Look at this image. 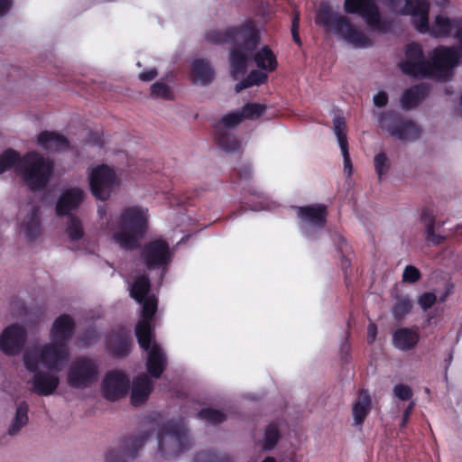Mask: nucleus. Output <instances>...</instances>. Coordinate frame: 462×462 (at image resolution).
<instances>
[{
	"label": "nucleus",
	"mask_w": 462,
	"mask_h": 462,
	"mask_svg": "<svg viewBox=\"0 0 462 462\" xmlns=\"http://www.w3.org/2000/svg\"><path fill=\"white\" fill-rule=\"evenodd\" d=\"M378 3L385 5L395 14L411 16L412 24L420 33L448 38L454 32L459 42L458 47H454L457 51V64L462 60V17L450 18L446 14H439L430 24L428 0H345L344 10L347 14H358L371 30L384 32L386 24Z\"/></svg>",
	"instance_id": "f257e3e1"
},
{
	"label": "nucleus",
	"mask_w": 462,
	"mask_h": 462,
	"mask_svg": "<svg viewBox=\"0 0 462 462\" xmlns=\"http://www.w3.org/2000/svg\"><path fill=\"white\" fill-rule=\"evenodd\" d=\"M206 40L211 43L234 45L229 60L231 75L235 79L245 73L250 60L265 72H271L277 68L276 56L268 46L264 45L255 51L260 42V32L252 22L228 28L224 32L209 31L206 34Z\"/></svg>",
	"instance_id": "f03ea898"
},
{
	"label": "nucleus",
	"mask_w": 462,
	"mask_h": 462,
	"mask_svg": "<svg viewBox=\"0 0 462 462\" xmlns=\"http://www.w3.org/2000/svg\"><path fill=\"white\" fill-rule=\"evenodd\" d=\"M150 280L145 275L136 276L129 285L130 295L142 304V319L136 324L135 334L140 346L147 352L146 367L150 374L159 378L166 365V357L154 341L152 317L157 310L158 300L150 293Z\"/></svg>",
	"instance_id": "7ed1b4c3"
},
{
	"label": "nucleus",
	"mask_w": 462,
	"mask_h": 462,
	"mask_svg": "<svg viewBox=\"0 0 462 462\" xmlns=\"http://www.w3.org/2000/svg\"><path fill=\"white\" fill-rule=\"evenodd\" d=\"M457 66V51L454 46H439L433 50L430 61L425 60L419 44L407 46L405 59L401 62L403 73L414 77H429L439 80L449 79Z\"/></svg>",
	"instance_id": "20e7f679"
},
{
	"label": "nucleus",
	"mask_w": 462,
	"mask_h": 462,
	"mask_svg": "<svg viewBox=\"0 0 462 462\" xmlns=\"http://www.w3.org/2000/svg\"><path fill=\"white\" fill-rule=\"evenodd\" d=\"M148 217L146 208L127 207L110 217L105 230L121 248L133 249L146 230Z\"/></svg>",
	"instance_id": "39448f33"
},
{
	"label": "nucleus",
	"mask_w": 462,
	"mask_h": 462,
	"mask_svg": "<svg viewBox=\"0 0 462 462\" xmlns=\"http://www.w3.org/2000/svg\"><path fill=\"white\" fill-rule=\"evenodd\" d=\"M16 165V170L31 189H43L52 175L53 162L42 155L31 152L22 159L14 151L0 155V174Z\"/></svg>",
	"instance_id": "423d86ee"
},
{
	"label": "nucleus",
	"mask_w": 462,
	"mask_h": 462,
	"mask_svg": "<svg viewBox=\"0 0 462 462\" xmlns=\"http://www.w3.org/2000/svg\"><path fill=\"white\" fill-rule=\"evenodd\" d=\"M75 328L74 320L69 315L59 316L50 330V342L40 346L31 347L40 351L42 361L51 366L58 367L60 363H66L69 357L68 342L70 340Z\"/></svg>",
	"instance_id": "0eeeda50"
},
{
	"label": "nucleus",
	"mask_w": 462,
	"mask_h": 462,
	"mask_svg": "<svg viewBox=\"0 0 462 462\" xmlns=\"http://www.w3.org/2000/svg\"><path fill=\"white\" fill-rule=\"evenodd\" d=\"M316 23L324 26L327 32H332L354 48H367L372 45L371 39L347 16L332 11L327 3L319 5L316 14Z\"/></svg>",
	"instance_id": "6e6552de"
},
{
	"label": "nucleus",
	"mask_w": 462,
	"mask_h": 462,
	"mask_svg": "<svg viewBox=\"0 0 462 462\" xmlns=\"http://www.w3.org/2000/svg\"><path fill=\"white\" fill-rule=\"evenodd\" d=\"M26 370L32 374L30 381L32 391L39 395H51L59 387L60 372L65 363H60L58 367H51L45 365L41 358L40 351L28 348L23 356Z\"/></svg>",
	"instance_id": "1a4fd4ad"
},
{
	"label": "nucleus",
	"mask_w": 462,
	"mask_h": 462,
	"mask_svg": "<svg viewBox=\"0 0 462 462\" xmlns=\"http://www.w3.org/2000/svg\"><path fill=\"white\" fill-rule=\"evenodd\" d=\"M159 450L165 458L179 456L189 448L188 432L183 425L170 421L158 437Z\"/></svg>",
	"instance_id": "9d476101"
},
{
	"label": "nucleus",
	"mask_w": 462,
	"mask_h": 462,
	"mask_svg": "<svg viewBox=\"0 0 462 462\" xmlns=\"http://www.w3.org/2000/svg\"><path fill=\"white\" fill-rule=\"evenodd\" d=\"M378 125L395 141L412 142L420 137V130L412 121L391 111L380 114Z\"/></svg>",
	"instance_id": "9b49d317"
},
{
	"label": "nucleus",
	"mask_w": 462,
	"mask_h": 462,
	"mask_svg": "<svg viewBox=\"0 0 462 462\" xmlns=\"http://www.w3.org/2000/svg\"><path fill=\"white\" fill-rule=\"evenodd\" d=\"M97 379V365L89 358L79 357L69 365L67 383L74 388H86Z\"/></svg>",
	"instance_id": "f8f14e48"
},
{
	"label": "nucleus",
	"mask_w": 462,
	"mask_h": 462,
	"mask_svg": "<svg viewBox=\"0 0 462 462\" xmlns=\"http://www.w3.org/2000/svg\"><path fill=\"white\" fill-rule=\"evenodd\" d=\"M18 233L28 242L38 240L42 228L41 224L39 208L33 203L23 206L18 213Z\"/></svg>",
	"instance_id": "ddd939ff"
},
{
	"label": "nucleus",
	"mask_w": 462,
	"mask_h": 462,
	"mask_svg": "<svg viewBox=\"0 0 462 462\" xmlns=\"http://www.w3.org/2000/svg\"><path fill=\"white\" fill-rule=\"evenodd\" d=\"M89 183L93 195L106 200L116 186V173L106 165H99L89 172Z\"/></svg>",
	"instance_id": "4468645a"
},
{
	"label": "nucleus",
	"mask_w": 462,
	"mask_h": 462,
	"mask_svg": "<svg viewBox=\"0 0 462 462\" xmlns=\"http://www.w3.org/2000/svg\"><path fill=\"white\" fill-rule=\"evenodd\" d=\"M25 340V328L18 324L10 325L0 334V350L7 356H15L23 349Z\"/></svg>",
	"instance_id": "2eb2a0df"
},
{
	"label": "nucleus",
	"mask_w": 462,
	"mask_h": 462,
	"mask_svg": "<svg viewBox=\"0 0 462 462\" xmlns=\"http://www.w3.org/2000/svg\"><path fill=\"white\" fill-rule=\"evenodd\" d=\"M169 245L162 240H154L147 244L142 253V257L149 268L166 265L171 259Z\"/></svg>",
	"instance_id": "dca6fc26"
},
{
	"label": "nucleus",
	"mask_w": 462,
	"mask_h": 462,
	"mask_svg": "<svg viewBox=\"0 0 462 462\" xmlns=\"http://www.w3.org/2000/svg\"><path fill=\"white\" fill-rule=\"evenodd\" d=\"M129 381L121 371H111L105 376L102 383V392L105 398L116 401L127 393Z\"/></svg>",
	"instance_id": "f3484780"
},
{
	"label": "nucleus",
	"mask_w": 462,
	"mask_h": 462,
	"mask_svg": "<svg viewBox=\"0 0 462 462\" xmlns=\"http://www.w3.org/2000/svg\"><path fill=\"white\" fill-rule=\"evenodd\" d=\"M298 217L306 225L303 232L310 235L309 228H321L326 223V207L324 205L308 206L298 208Z\"/></svg>",
	"instance_id": "a211bd4d"
},
{
	"label": "nucleus",
	"mask_w": 462,
	"mask_h": 462,
	"mask_svg": "<svg viewBox=\"0 0 462 462\" xmlns=\"http://www.w3.org/2000/svg\"><path fill=\"white\" fill-rule=\"evenodd\" d=\"M84 198L85 193L80 188L72 187L64 189L57 201V214L60 216L69 214L79 207Z\"/></svg>",
	"instance_id": "6ab92c4d"
},
{
	"label": "nucleus",
	"mask_w": 462,
	"mask_h": 462,
	"mask_svg": "<svg viewBox=\"0 0 462 462\" xmlns=\"http://www.w3.org/2000/svg\"><path fill=\"white\" fill-rule=\"evenodd\" d=\"M153 386L150 378L146 374H141L136 377L131 387V402L133 405L143 403L152 392Z\"/></svg>",
	"instance_id": "aec40b11"
},
{
	"label": "nucleus",
	"mask_w": 462,
	"mask_h": 462,
	"mask_svg": "<svg viewBox=\"0 0 462 462\" xmlns=\"http://www.w3.org/2000/svg\"><path fill=\"white\" fill-rule=\"evenodd\" d=\"M37 143L43 150L51 152L64 151L69 146V141L65 136L55 132H42L37 138Z\"/></svg>",
	"instance_id": "412c9836"
},
{
	"label": "nucleus",
	"mask_w": 462,
	"mask_h": 462,
	"mask_svg": "<svg viewBox=\"0 0 462 462\" xmlns=\"http://www.w3.org/2000/svg\"><path fill=\"white\" fill-rule=\"evenodd\" d=\"M29 406L25 402H20L10 420L6 429V435L16 437L29 422Z\"/></svg>",
	"instance_id": "4be33fe9"
},
{
	"label": "nucleus",
	"mask_w": 462,
	"mask_h": 462,
	"mask_svg": "<svg viewBox=\"0 0 462 462\" xmlns=\"http://www.w3.org/2000/svg\"><path fill=\"white\" fill-rule=\"evenodd\" d=\"M333 130L337 136L343 158H344V170L348 174L351 173L352 166L348 152L347 139L346 134V122L343 117L337 116L333 121Z\"/></svg>",
	"instance_id": "5701e85b"
},
{
	"label": "nucleus",
	"mask_w": 462,
	"mask_h": 462,
	"mask_svg": "<svg viewBox=\"0 0 462 462\" xmlns=\"http://www.w3.org/2000/svg\"><path fill=\"white\" fill-rule=\"evenodd\" d=\"M371 410V398L366 391H361L352 404L354 424L362 425Z\"/></svg>",
	"instance_id": "b1692460"
},
{
	"label": "nucleus",
	"mask_w": 462,
	"mask_h": 462,
	"mask_svg": "<svg viewBox=\"0 0 462 462\" xmlns=\"http://www.w3.org/2000/svg\"><path fill=\"white\" fill-rule=\"evenodd\" d=\"M191 76L195 83L207 85L212 81L214 72L208 60L196 59L191 63Z\"/></svg>",
	"instance_id": "393cba45"
},
{
	"label": "nucleus",
	"mask_w": 462,
	"mask_h": 462,
	"mask_svg": "<svg viewBox=\"0 0 462 462\" xmlns=\"http://www.w3.org/2000/svg\"><path fill=\"white\" fill-rule=\"evenodd\" d=\"M427 93V88L422 85L407 89L401 97L402 107L406 110L415 107L422 101Z\"/></svg>",
	"instance_id": "a878e982"
},
{
	"label": "nucleus",
	"mask_w": 462,
	"mask_h": 462,
	"mask_svg": "<svg viewBox=\"0 0 462 462\" xmlns=\"http://www.w3.org/2000/svg\"><path fill=\"white\" fill-rule=\"evenodd\" d=\"M393 341L396 348L409 350L417 344L418 335L410 328H401L393 334Z\"/></svg>",
	"instance_id": "bb28decb"
},
{
	"label": "nucleus",
	"mask_w": 462,
	"mask_h": 462,
	"mask_svg": "<svg viewBox=\"0 0 462 462\" xmlns=\"http://www.w3.org/2000/svg\"><path fill=\"white\" fill-rule=\"evenodd\" d=\"M266 79L267 74L263 70H252L245 79L236 84L235 90L238 93L245 88L264 83Z\"/></svg>",
	"instance_id": "cd10ccee"
},
{
	"label": "nucleus",
	"mask_w": 462,
	"mask_h": 462,
	"mask_svg": "<svg viewBox=\"0 0 462 462\" xmlns=\"http://www.w3.org/2000/svg\"><path fill=\"white\" fill-rule=\"evenodd\" d=\"M216 134L219 146L226 152H234L241 148V143L224 130H216Z\"/></svg>",
	"instance_id": "c85d7f7f"
},
{
	"label": "nucleus",
	"mask_w": 462,
	"mask_h": 462,
	"mask_svg": "<svg viewBox=\"0 0 462 462\" xmlns=\"http://www.w3.org/2000/svg\"><path fill=\"white\" fill-rule=\"evenodd\" d=\"M108 347L114 354L125 356L130 350V337L125 335L112 337L109 339Z\"/></svg>",
	"instance_id": "c756f323"
},
{
	"label": "nucleus",
	"mask_w": 462,
	"mask_h": 462,
	"mask_svg": "<svg viewBox=\"0 0 462 462\" xmlns=\"http://www.w3.org/2000/svg\"><path fill=\"white\" fill-rule=\"evenodd\" d=\"M280 439L278 428L274 424H270L266 430L263 439V448L270 450L275 447Z\"/></svg>",
	"instance_id": "7c9ffc66"
},
{
	"label": "nucleus",
	"mask_w": 462,
	"mask_h": 462,
	"mask_svg": "<svg viewBox=\"0 0 462 462\" xmlns=\"http://www.w3.org/2000/svg\"><path fill=\"white\" fill-rule=\"evenodd\" d=\"M265 112V106L260 104L249 103L240 110L242 118L254 120Z\"/></svg>",
	"instance_id": "2f4dec72"
},
{
	"label": "nucleus",
	"mask_w": 462,
	"mask_h": 462,
	"mask_svg": "<svg viewBox=\"0 0 462 462\" xmlns=\"http://www.w3.org/2000/svg\"><path fill=\"white\" fill-rule=\"evenodd\" d=\"M242 116L240 111H235L226 115L219 124L216 126V130H227L233 128L240 124L242 121Z\"/></svg>",
	"instance_id": "473e14b6"
},
{
	"label": "nucleus",
	"mask_w": 462,
	"mask_h": 462,
	"mask_svg": "<svg viewBox=\"0 0 462 462\" xmlns=\"http://www.w3.org/2000/svg\"><path fill=\"white\" fill-rule=\"evenodd\" d=\"M374 164L379 180L388 172L390 169V161L384 152H379L374 156Z\"/></svg>",
	"instance_id": "72a5a7b5"
},
{
	"label": "nucleus",
	"mask_w": 462,
	"mask_h": 462,
	"mask_svg": "<svg viewBox=\"0 0 462 462\" xmlns=\"http://www.w3.org/2000/svg\"><path fill=\"white\" fill-rule=\"evenodd\" d=\"M66 234L70 240H79L83 236V229L80 221L75 217H70L67 228Z\"/></svg>",
	"instance_id": "f704fd0d"
},
{
	"label": "nucleus",
	"mask_w": 462,
	"mask_h": 462,
	"mask_svg": "<svg viewBox=\"0 0 462 462\" xmlns=\"http://www.w3.org/2000/svg\"><path fill=\"white\" fill-rule=\"evenodd\" d=\"M198 416L199 419L212 424L220 423L226 418L222 411L212 409H203L199 412Z\"/></svg>",
	"instance_id": "c9c22d12"
},
{
	"label": "nucleus",
	"mask_w": 462,
	"mask_h": 462,
	"mask_svg": "<svg viewBox=\"0 0 462 462\" xmlns=\"http://www.w3.org/2000/svg\"><path fill=\"white\" fill-rule=\"evenodd\" d=\"M194 462H234L233 459L226 455H217L214 452L207 451L199 453Z\"/></svg>",
	"instance_id": "e433bc0d"
},
{
	"label": "nucleus",
	"mask_w": 462,
	"mask_h": 462,
	"mask_svg": "<svg viewBox=\"0 0 462 462\" xmlns=\"http://www.w3.org/2000/svg\"><path fill=\"white\" fill-rule=\"evenodd\" d=\"M411 310V301L406 297H402L397 300L393 308V315L395 319H401L408 314Z\"/></svg>",
	"instance_id": "4c0bfd02"
},
{
	"label": "nucleus",
	"mask_w": 462,
	"mask_h": 462,
	"mask_svg": "<svg viewBox=\"0 0 462 462\" xmlns=\"http://www.w3.org/2000/svg\"><path fill=\"white\" fill-rule=\"evenodd\" d=\"M134 456L135 451H131L127 447L124 450L110 451L106 457V462H126L125 457H134Z\"/></svg>",
	"instance_id": "58836bf2"
},
{
	"label": "nucleus",
	"mask_w": 462,
	"mask_h": 462,
	"mask_svg": "<svg viewBox=\"0 0 462 462\" xmlns=\"http://www.w3.org/2000/svg\"><path fill=\"white\" fill-rule=\"evenodd\" d=\"M426 240L432 245H439L444 237L435 233L434 221L430 218L425 220Z\"/></svg>",
	"instance_id": "ea45409f"
},
{
	"label": "nucleus",
	"mask_w": 462,
	"mask_h": 462,
	"mask_svg": "<svg viewBox=\"0 0 462 462\" xmlns=\"http://www.w3.org/2000/svg\"><path fill=\"white\" fill-rule=\"evenodd\" d=\"M152 95L156 97L170 99L172 97L170 88L162 82H156L151 87Z\"/></svg>",
	"instance_id": "a19ab883"
},
{
	"label": "nucleus",
	"mask_w": 462,
	"mask_h": 462,
	"mask_svg": "<svg viewBox=\"0 0 462 462\" xmlns=\"http://www.w3.org/2000/svg\"><path fill=\"white\" fill-rule=\"evenodd\" d=\"M393 394L402 401L410 400L412 396V390L406 384H397L393 388Z\"/></svg>",
	"instance_id": "79ce46f5"
},
{
	"label": "nucleus",
	"mask_w": 462,
	"mask_h": 462,
	"mask_svg": "<svg viewBox=\"0 0 462 462\" xmlns=\"http://www.w3.org/2000/svg\"><path fill=\"white\" fill-rule=\"evenodd\" d=\"M420 279V271L412 266L408 265L405 267L402 273V280L408 282H415Z\"/></svg>",
	"instance_id": "37998d69"
},
{
	"label": "nucleus",
	"mask_w": 462,
	"mask_h": 462,
	"mask_svg": "<svg viewBox=\"0 0 462 462\" xmlns=\"http://www.w3.org/2000/svg\"><path fill=\"white\" fill-rule=\"evenodd\" d=\"M436 299L435 294L426 292L419 298V304L423 310H428L435 303Z\"/></svg>",
	"instance_id": "c03bdc74"
},
{
	"label": "nucleus",
	"mask_w": 462,
	"mask_h": 462,
	"mask_svg": "<svg viewBox=\"0 0 462 462\" xmlns=\"http://www.w3.org/2000/svg\"><path fill=\"white\" fill-rule=\"evenodd\" d=\"M374 105L377 107H383L388 103V96L385 92L380 91L373 97Z\"/></svg>",
	"instance_id": "a18cd8bd"
},
{
	"label": "nucleus",
	"mask_w": 462,
	"mask_h": 462,
	"mask_svg": "<svg viewBox=\"0 0 462 462\" xmlns=\"http://www.w3.org/2000/svg\"><path fill=\"white\" fill-rule=\"evenodd\" d=\"M299 22H300V17H299V14H295V16L293 17V20H292L291 33H292L293 40L298 44H300V36L298 33Z\"/></svg>",
	"instance_id": "49530a36"
},
{
	"label": "nucleus",
	"mask_w": 462,
	"mask_h": 462,
	"mask_svg": "<svg viewBox=\"0 0 462 462\" xmlns=\"http://www.w3.org/2000/svg\"><path fill=\"white\" fill-rule=\"evenodd\" d=\"M157 76V71L154 69H150L139 75V79L143 81H151Z\"/></svg>",
	"instance_id": "de8ad7c7"
},
{
	"label": "nucleus",
	"mask_w": 462,
	"mask_h": 462,
	"mask_svg": "<svg viewBox=\"0 0 462 462\" xmlns=\"http://www.w3.org/2000/svg\"><path fill=\"white\" fill-rule=\"evenodd\" d=\"M376 334H377V328H376L375 324L370 323L367 328V339L370 343L374 342L375 340Z\"/></svg>",
	"instance_id": "09e8293b"
},
{
	"label": "nucleus",
	"mask_w": 462,
	"mask_h": 462,
	"mask_svg": "<svg viewBox=\"0 0 462 462\" xmlns=\"http://www.w3.org/2000/svg\"><path fill=\"white\" fill-rule=\"evenodd\" d=\"M12 6V0H0V16L5 15Z\"/></svg>",
	"instance_id": "8fccbe9b"
},
{
	"label": "nucleus",
	"mask_w": 462,
	"mask_h": 462,
	"mask_svg": "<svg viewBox=\"0 0 462 462\" xmlns=\"http://www.w3.org/2000/svg\"><path fill=\"white\" fill-rule=\"evenodd\" d=\"M414 407V402H411L409 406L407 407V409L404 411L403 412V415H402V426L404 427L405 424L407 423L408 420H409V417H410V414L412 411Z\"/></svg>",
	"instance_id": "3c124183"
},
{
	"label": "nucleus",
	"mask_w": 462,
	"mask_h": 462,
	"mask_svg": "<svg viewBox=\"0 0 462 462\" xmlns=\"http://www.w3.org/2000/svg\"><path fill=\"white\" fill-rule=\"evenodd\" d=\"M450 3V0H433L434 5L439 8H447Z\"/></svg>",
	"instance_id": "603ef678"
},
{
	"label": "nucleus",
	"mask_w": 462,
	"mask_h": 462,
	"mask_svg": "<svg viewBox=\"0 0 462 462\" xmlns=\"http://www.w3.org/2000/svg\"><path fill=\"white\" fill-rule=\"evenodd\" d=\"M106 208L104 206L98 207L97 213L101 218L106 215Z\"/></svg>",
	"instance_id": "864d4df0"
},
{
	"label": "nucleus",
	"mask_w": 462,
	"mask_h": 462,
	"mask_svg": "<svg viewBox=\"0 0 462 462\" xmlns=\"http://www.w3.org/2000/svg\"><path fill=\"white\" fill-rule=\"evenodd\" d=\"M249 172H250V168H249V167H246V168L245 169V171H242L240 172V175H241L243 178H247V177H248V175H249Z\"/></svg>",
	"instance_id": "5fc2aeb1"
},
{
	"label": "nucleus",
	"mask_w": 462,
	"mask_h": 462,
	"mask_svg": "<svg viewBox=\"0 0 462 462\" xmlns=\"http://www.w3.org/2000/svg\"><path fill=\"white\" fill-rule=\"evenodd\" d=\"M135 442L137 443L138 447H141L143 445V439H134L133 444H132V446H134Z\"/></svg>",
	"instance_id": "6e6d98bb"
},
{
	"label": "nucleus",
	"mask_w": 462,
	"mask_h": 462,
	"mask_svg": "<svg viewBox=\"0 0 462 462\" xmlns=\"http://www.w3.org/2000/svg\"><path fill=\"white\" fill-rule=\"evenodd\" d=\"M263 462H276L272 457H267Z\"/></svg>",
	"instance_id": "4d7b16f0"
},
{
	"label": "nucleus",
	"mask_w": 462,
	"mask_h": 462,
	"mask_svg": "<svg viewBox=\"0 0 462 462\" xmlns=\"http://www.w3.org/2000/svg\"><path fill=\"white\" fill-rule=\"evenodd\" d=\"M90 343H91L90 341H87V342H84V345L87 346V345H88Z\"/></svg>",
	"instance_id": "13d9d810"
}]
</instances>
